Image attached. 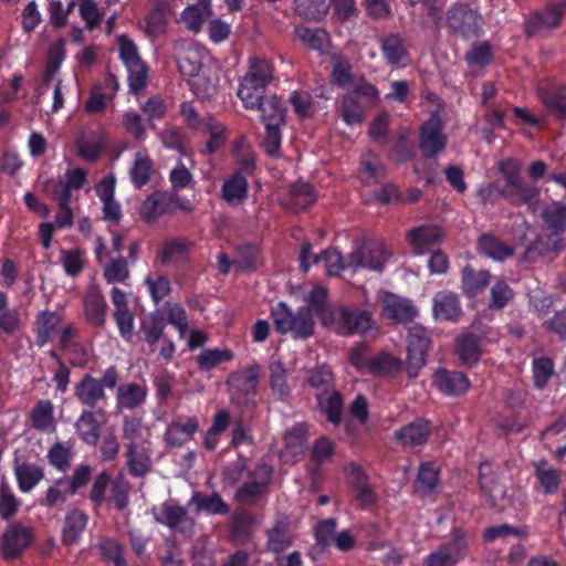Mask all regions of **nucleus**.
Wrapping results in <instances>:
<instances>
[{
  "instance_id": "1",
  "label": "nucleus",
  "mask_w": 566,
  "mask_h": 566,
  "mask_svg": "<svg viewBox=\"0 0 566 566\" xmlns=\"http://www.w3.org/2000/svg\"><path fill=\"white\" fill-rule=\"evenodd\" d=\"M499 170L504 178V184H489L480 190V196L484 202H494L500 196L513 207L527 206L530 209L538 202L539 188L525 181L522 178V166L517 159L506 158L499 165Z\"/></svg>"
},
{
  "instance_id": "2",
  "label": "nucleus",
  "mask_w": 566,
  "mask_h": 566,
  "mask_svg": "<svg viewBox=\"0 0 566 566\" xmlns=\"http://www.w3.org/2000/svg\"><path fill=\"white\" fill-rule=\"evenodd\" d=\"M119 380V371L115 365L107 367L101 378L84 374L74 386V397L86 409L94 410L107 405L108 397L105 389H114Z\"/></svg>"
},
{
  "instance_id": "3",
  "label": "nucleus",
  "mask_w": 566,
  "mask_h": 566,
  "mask_svg": "<svg viewBox=\"0 0 566 566\" xmlns=\"http://www.w3.org/2000/svg\"><path fill=\"white\" fill-rule=\"evenodd\" d=\"M275 67L273 63L262 56L249 60L247 73L239 83L238 96L243 106L256 105L258 98L263 97L268 85L274 80Z\"/></svg>"
},
{
  "instance_id": "4",
  "label": "nucleus",
  "mask_w": 566,
  "mask_h": 566,
  "mask_svg": "<svg viewBox=\"0 0 566 566\" xmlns=\"http://www.w3.org/2000/svg\"><path fill=\"white\" fill-rule=\"evenodd\" d=\"M483 17L476 8L464 1H457L446 13L449 33L462 40L480 38L483 33Z\"/></svg>"
},
{
  "instance_id": "5",
  "label": "nucleus",
  "mask_w": 566,
  "mask_h": 566,
  "mask_svg": "<svg viewBox=\"0 0 566 566\" xmlns=\"http://www.w3.org/2000/svg\"><path fill=\"white\" fill-rule=\"evenodd\" d=\"M327 328L339 336H365L378 327L369 310L340 305L335 308Z\"/></svg>"
},
{
  "instance_id": "6",
  "label": "nucleus",
  "mask_w": 566,
  "mask_h": 566,
  "mask_svg": "<svg viewBox=\"0 0 566 566\" xmlns=\"http://www.w3.org/2000/svg\"><path fill=\"white\" fill-rule=\"evenodd\" d=\"M275 329L280 334L292 333L294 338L306 339L314 333V316L310 307L300 306L293 312L286 303L280 302L271 311Z\"/></svg>"
},
{
  "instance_id": "7",
  "label": "nucleus",
  "mask_w": 566,
  "mask_h": 566,
  "mask_svg": "<svg viewBox=\"0 0 566 566\" xmlns=\"http://www.w3.org/2000/svg\"><path fill=\"white\" fill-rule=\"evenodd\" d=\"M432 347V332L415 324L410 326L407 337L406 371L409 378H417L427 365V356Z\"/></svg>"
},
{
  "instance_id": "8",
  "label": "nucleus",
  "mask_w": 566,
  "mask_h": 566,
  "mask_svg": "<svg viewBox=\"0 0 566 566\" xmlns=\"http://www.w3.org/2000/svg\"><path fill=\"white\" fill-rule=\"evenodd\" d=\"M541 220L549 240L548 251L559 253L566 234V202L554 200L546 203L542 208Z\"/></svg>"
},
{
  "instance_id": "9",
  "label": "nucleus",
  "mask_w": 566,
  "mask_h": 566,
  "mask_svg": "<svg viewBox=\"0 0 566 566\" xmlns=\"http://www.w3.org/2000/svg\"><path fill=\"white\" fill-rule=\"evenodd\" d=\"M468 542L461 528H454L450 538L431 552L424 560L426 566H455L467 554Z\"/></svg>"
},
{
  "instance_id": "10",
  "label": "nucleus",
  "mask_w": 566,
  "mask_h": 566,
  "mask_svg": "<svg viewBox=\"0 0 566 566\" xmlns=\"http://www.w3.org/2000/svg\"><path fill=\"white\" fill-rule=\"evenodd\" d=\"M34 539L33 528L20 523H11L0 537V555L4 560L19 559Z\"/></svg>"
},
{
  "instance_id": "11",
  "label": "nucleus",
  "mask_w": 566,
  "mask_h": 566,
  "mask_svg": "<svg viewBox=\"0 0 566 566\" xmlns=\"http://www.w3.org/2000/svg\"><path fill=\"white\" fill-rule=\"evenodd\" d=\"M381 57L392 69H403L410 60L409 44L400 32H389L378 40Z\"/></svg>"
},
{
  "instance_id": "12",
  "label": "nucleus",
  "mask_w": 566,
  "mask_h": 566,
  "mask_svg": "<svg viewBox=\"0 0 566 566\" xmlns=\"http://www.w3.org/2000/svg\"><path fill=\"white\" fill-rule=\"evenodd\" d=\"M272 476V469L265 464L249 471L250 481L243 483L235 492V499L243 504H256L265 494Z\"/></svg>"
},
{
  "instance_id": "13",
  "label": "nucleus",
  "mask_w": 566,
  "mask_h": 566,
  "mask_svg": "<svg viewBox=\"0 0 566 566\" xmlns=\"http://www.w3.org/2000/svg\"><path fill=\"white\" fill-rule=\"evenodd\" d=\"M447 146V136L443 134V123L437 115H432L419 129V148L424 158H433Z\"/></svg>"
},
{
  "instance_id": "14",
  "label": "nucleus",
  "mask_w": 566,
  "mask_h": 566,
  "mask_svg": "<svg viewBox=\"0 0 566 566\" xmlns=\"http://www.w3.org/2000/svg\"><path fill=\"white\" fill-rule=\"evenodd\" d=\"M154 518L157 523L185 536H191L193 533L195 521L188 515L187 509L181 505L164 502L158 512L154 513Z\"/></svg>"
},
{
  "instance_id": "15",
  "label": "nucleus",
  "mask_w": 566,
  "mask_h": 566,
  "mask_svg": "<svg viewBox=\"0 0 566 566\" xmlns=\"http://www.w3.org/2000/svg\"><path fill=\"white\" fill-rule=\"evenodd\" d=\"M179 196L169 191H155L140 206V218L151 223L165 214H172L177 209Z\"/></svg>"
},
{
  "instance_id": "16",
  "label": "nucleus",
  "mask_w": 566,
  "mask_h": 566,
  "mask_svg": "<svg viewBox=\"0 0 566 566\" xmlns=\"http://www.w3.org/2000/svg\"><path fill=\"white\" fill-rule=\"evenodd\" d=\"M433 426L426 418L417 417L394 432V441L403 448L423 447L432 434Z\"/></svg>"
},
{
  "instance_id": "17",
  "label": "nucleus",
  "mask_w": 566,
  "mask_h": 566,
  "mask_svg": "<svg viewBox=\"0 0 566 566\" xmlns=\"http://www.w3.org/2000/svg\"><path fill=\"white\" fill-rule=\"evenodd\" d=\"M346 482L355 492L356 501L363 506H369L376 502V493L369 483V476L363 468L356 463H349L345 468Z\"/></svg>"
},
{
  "instance_id": "18",
  "label": "nucleus",
  "mask_w": 566,
  "mask_h": 566,
  "mask_svg": "<svg viewBox=\"0 0 566 566\" xmlns=\"http://www.w3.org/2000/svg\"><path fill=\"white\" fill-rule=\"evenodd\" d=\"M381 314L396 323H409L418 315V310L410 300L386 293L381 300Z\"/></svg>"
},
{
  "instance_id": "19",
  "label": "nucleus",
  "mask_w": 566,
  "mask_h": 566,
  "mask_svg": "<svg viewBox=\"0 0 566 566\" xmlns=\"http://www.w3.org/2000/svg\"><path fill=\"white\" fill-rule=\"evenodd\" d=\"M565 3L552 2L543 11L535 12L525 21V33L533 36L542 29L557 28L564 14Z\"/></svg>"
},
{
  "instance_id": "20",
  "label": "nucleus",
  "mask_w": 566,
  "mask_h": 566,
  "mask_svg": "<svg viewBox=\"0 0 566 566\" xmlns=\"http://www.w3.org/2000/svg\"><path fill=\"white\" fill-rule=\"evenodd\" d=\"M436 388L449 397H457L465 394L470 388V379L464 373L438 369L432 378Z\"/></svg>"
},
{
  "instance_id": "21",
  "label": "nucleus",
  "mask_w": 566,
  "mask_h": 566,
  "mask_svg": "<svg viewBox=\"0 0 566 566\" xmlns=\"http://www.w3.org/2000/svg\"><path fill=\"white\" fill-rule=\"evenodd\" d=\"M62 319V315L55 311L38 312L33 323V333L35 334V345L39 348L53 340Z\"/></svg>"
},
{
  "instance_id": "22",
  "label": "nucleus",
  "mask_w": 566,
  "mask_h": 566,
  "mask_svg": "<svg viewBox=\"0 0 566 566\" xmlns=\"http://www.w3.org/2000/svg\"><path fill=\"white\" fill-rule=\"evenodd\" d=\"M316 200L317 195L311 184L296 181L291 185L282 206L292 213H298L314 205Z\"/></svg>"
},
{
  "instance_id": "23",
  "label": "nucleus",
  "mask_w": 566,
  "mask_h": 566,
  "mask_svg": "<svg viewBox=\"0 0 566 566\" xmlns=\"http://www.w3.org/2000/svg\"><path fill=\"white\" fill-rule=\"evenodd\" d=\"M432 312L436 319L447 322H458L463 315L458 294L448 290L436 293Z\"/></svg>"
},
{
  "instance_id": "24",
  "label": "nucleus",
  "mask_w": 566,
  "mask_h": 566,
  "mask_svg": "<svg viewBox=\"0 0 566 566\" xmlns=\"http://www.w3.org/2000/svg\"><path fill=\"white\" fill-rule=\"evenodd\" d=\"M108 305L99 289L92 286L83 296V312L86 322L95 327H103L106 323Z\"/></svg>"
},
{
  "instance_id": "25",
  "label": "nucleus",
  "mask_w": 566,
  "mask_h": 566,
  "mask_svg": "<svg viewBox=\"0 0 566 566\" xmlns=\"http://www.w3.org/2000/svg\"><path fill=\"white\" fill-rule=\"evenodd\" d=\"M198 430L199 420L197 417H187L184 421L178 418L167 426L165 441L170 447L179 448L191 441Z\"/></svg>"
},
{
  "instance_id": "26",
  "label": "nucleus",
  "mask_w": 566,
  "mask_h": 566,
  "mask_svg": "<svg viewBox=\"0 0 566 566\" xmlns=\"http://www.w3.org/2000/svg\"><path fill=\"white\" fill-rule=\"evenodd\" d=\"M306 305L302 307H310V313L318 318L324 327H327L332 321L333 313L337 306H332L328 303V291L323 285H314L308 294L305 296Z\"/></svg>"
},
{
  "instance_id": "27",
  "label": "nucleus",
  "mask_w": 566,
  "mask_h": 566,
  "mask_svg": "<svg viewBox=\"0 0 566 566\" xmlns=\"http://www.w3.org/2000/svg\"><path fill=\"white\" fill-rule=\"evenodd\" d=\"M442 235L439 227L422 224L408 231L407 241L413 248L415 253L422 254L430 247L440 243Z\"/></svg>"
},
{
  "instance_id": "28",
  "label": "nucleus",
  "mask_w": 566,
  "mask_h": 566,
  "mask_svg": "<svg viewBox=\"0 0 566 566\" xmlns=\"http://www.w3.org/2000/svg\"><path fill=\"white\" fill-rule=\"evenodd\" d=\"M315 398L317 409L326 417L327 421L334 427L340 426L345 410L343 395L334 389L328 394L315 395Z\"/></svg>"
},
{
  "instance_id": "29",
  "label": "nucleus",
  "mask_w": 566,
  "mask_h": 566,
  "mask_svg": "<svg viewBox=\"0 0 566 566\" xmlns=\"http://www.w3.org/2000/svg\"><path fill=\"white\" fill-rule=\"evenodd\" d=\"M126 465L132 476H145L151 470L150 453L143 444L132 441L126 446Z\"/></svg>"
},
{
  "instance_id": "30",
  "label": "nucleus",
  "mask_w": 566,
  "mask_h": 566,
  "mask_svg": "<svg viewBox=\"0 0 566 566\" xmlns=\"http://www.w3.org/2000/svg\"><path fill=\"white\" fill-rule=\"evenodd\" d=\"M249 195V182L245 176L240 172H232L223 180L221 187L222 200L232 207L243 203Z\"/></svg>"
},
{
  "instance_id": "31",
  "label": "nucleus",
  "mask_w": 566,
  "mask_h": 566,
  "mask_svg": "<svg viewBox=\"0 0 566 566\" xmlns=\"http://www.w3.org/2000/svg\"><path fill=\"white\" fill-rule=\"evenodd\" d=\"M88 523V515L80 509L70 510L64 517L62 527V544L72 546L76 544Z\"/></svg>"
},
{
  "instance_id": "32",
  "label": "nucleus",
  "mask_w": 566,
  "mask_h": 566,
  "mask_svg": "<svg viewBox=\"0 0 566 566\" xmlns=\"http://www.w3.org/2000/svg\"><path fill=\"white\" fill-rule=\"evenodd\" d=\"M260 365L252 364L242 370L231 373L228 377V384L231 389L244 396L253 395L260 381Z\"/></svg>"
},
{
  "instance_id": "33",
  "label": "nucleus",
  "mask_w": 566,
  "mask_h": 566,
  "mask_svg": "<svg viewBox=\"0 0 566 566\" xmlns=\"http://www.w3.org/2000/svg\"><path fill=\"white\" fill-rule=\"evenodd\" d=\"M455 353L467 366H474L482 356V339L474 333H465L457 337Z\"/></svg>"
},
{
  "instance_id": "34",
  "label": "nucleus",
  "mask_w": 566,
  "mask_h": 566,
  "mask_svg": "<svg viewBox=\"0 0 566 566\" xmlns=\"http://www.w3.org/2000/svg\"><path fill=\"white\" fill-rule=\"evenodd\" d=\"M78 438L88 446H96L101 438L102 424L96 418V412L83 409L74 423Z\"/></svg>"
},
{
  "instance_id": "35",
  "label": "nucleus",
  "mask_w": 566,
  "mask_h": 566,
  "mask_svg": "<svg viewBox=\"0 0 566 566\" xmlns=\"http://www.w3.org/2000/svg\"><path fill=\"white\" fill-rule=\"evenodd\" d=\"M256 105L244 106L250 109H258L261 112V120L264 125L268 124H285L286 108L284 107L281 98L276 95L265 96L258 98Z\"/></svg>"
},
{
  "instance_id": "36",
  "label": "nucleus",
  "mask_w": 566,
  "mask_h": 566,
  "mask_svg": "<svg viewBox=\"0 0 566 566\" xmlns=\"http://www.w3.org/2000/svg\"><path fill=\"white\" fill-rule=\"evenodd\" d=\"M478 251L494 261L503 262L514 254V248L492 233H483L478 240Z\"/></svg>"
},
{
  "instance_id": "37",
  "label": "nucleus",
  "mask_w": 566,
  "mask_h": 566,
  "mask_svg": "<svg viewBox=\"0 0 566 566\" xmlns=\"http://www.w3.org/2000/svg\"><path fill=\"white\" fill-rule=\"evenodd\" d=\"M491 280V274L486 270H474L471 265H465L461 271L462 293L468 297H475L485 290Z\"/></svg>"
},
{
  "instance_id": "38",
  "label": "nucleus",
  "mask_w": 566,
  "mask_h": 566,
  "mask_svg": "<svg viewBox=\"0 0 566 566\" xmlns=\"http://www.w3.org/2000/svg\"><path fill=\"white\" fill-rule=\"evenodd\" d=\"M543 105L554 115L566 119V86L552 85L538 90Z\"/></svg>"
},
{
  "instance_id": "39",
  "label": "nucleus",
  "mask_w": 566,
  "mask_h": 566,
  "mask_svg": "<svg viewBox=\"0 0 566 566\" xmlns=\"http://www.w3.org/2000/svg\"><path fill=\"white\" fill-rule=\"evenodd\" d=\"M14 474L19 490L29 493L44 479V469L35 463L23 462L15 464Z\"/></svg>"
},
{
  "instance_id": "40",
  "label": "nucleus",
  "mask_w": 566,
  "mask_h": 566,
  "mask_svg": "<svg viewBox=\"0 0 566 566\" xmlns=\"http://www.w3.org/2000/svg\"><path fill=\"white\" fill-rule=\"evenodd\" d=\"M147 397V388L136 382L117 386L116 400L122 409L133 410L143 405Z\"/></svg>"
},
{
  "instance_id": "41",
  "label": "nucleus",
  "mask_w": 566,
  "mask_h": 566,
  "mask_svg": "<svg viewBox=\"0 0 566 566\" xmlns=\"http://www.w3.org/2000/svg\"><path fill=\"white\" fill-rule=\"evenodd\" d=\"M190 503L196 505L197 512H206L209 515H227L230 512L229 504L218 492H212L210 495L195 492Z\"/></svg>"
},
{
  "instance_id": "42",
  "label": "nucleus",
  "mask_w": 566,
  "mask_h": 566,
  "mask_svg": "<svg viewBox=\"0 0 566 566\" xmlns=\"http://www.w3.org/2000/svg\"><path fill=\"white\" fill-rule=\"evenodd\" d=\"M261 256V249L255 243H243L234 248V268L243 273L256 270Z\"/></svg>"
},
{
  "instance_id": "43",
  "label": "nucleus",
  "mask_w": 566,
  "mask_h": 566,
  "mask_svg": "<svg viewBox=\"0 0 566 566\" xmlns=\"http://www.w3.org/2000/svg\"><path fill=\"white\" fill-rule=\"evenodd\" d=\"M358 176L365 186L378 184L386 177V167L377 156L367 154L361 157Z\"/></svg>"
},
{
  "instance_id": "44",
  "label": "nucleus",
  "mask_w": 566,
  "mask_h": 566,
  "mask_svg": "<svg viewBox=\"0 0 566 566\" xmlns=\"http://www.w3.org/2000/svg\"><path fill=\"white\" fill-rule=\"evenodd\" d=\"M306 382L316 390L315 395H324L335 389V377L328 365H319L307 370Z\"/></svg>"
},
{
  "instance_id": "45",
  "label": "nucleus",
  "mask_w": 566,
  "mask_h": 566,
  "mask_svg": "<svg viewBox=\"0 0 566 566\" xmlns=\"http://www.w3.org/2000/svg\"><path fill=\"white\" fill-rule=\"evenodd\" d=\"M154 172V164L146 154L137 153L129 169V177L135 189H143L151 178Z\"/></svg>"
},
{
  "instance_id": "46",
  "label": "nucleus",
  "mask_w": 566,
  "mask_h": 566,
  "mask_svg": "<svg viewBox=\"0 0 566 566\" xmlns=\"http://www.w3.org/2000/svg\"><path fill=\"white\" fill-rule=\"evenodd\" d=\"M402 369V360L382 352L368 361V371L375 376H395Z\"/></svg>"
},
{
  "instance_id": "47",
  "label": "nucleus",
  "mask_w": 566,
  "mask_h": 566,
  "mask_svg": "<svg viewBox=\"0 0 566 566\" xmlns=\"http://www.w3.org/2000/svg\"><path fill=\"white\" fill-rule=\"evenodd\" d=\"M54 407L50 400L38 401L30 412L31 424L35 430L49 431L55 428Z\"/></svg>"
},
{
  "instance_id": "48",
  "label": "nucleus",
  "mask_w": 566,
  "mask_h": 566,
  "mask_svg": "<svg viewBox=\"0 0 566 566\" xmlns=\"http://www.w3.org/2000/svg\"><path fill=\"white\" fill-rule=\"evenodd\" d=\"M296 13L308 21L323 20L329 10V0H295Z\"/></svg>"
},
{
  "instance_id": "49",
  "label": "nucleus",
  "mask_w": 566,
  "mask_h": 566,
  "mask_svg": "<svg viewBox=\"0 0 566 566\" xmlns=\"http://www.w3.org/2000/svg\"><path fill=\"white\" fill-rule=\"evenodd\" d=\"M270 388L274 396L284 400L291 392L287 384V371L282 361H272L269 366Z\"/></svg>"
},
{
  "instance_id": "50",
  "label": "nucleus",
  "mask_w": 566,
  "mask_h": 566,
  "mask_svg": "<svg viewBox=\"0 0 566 566\" xmlns=\"http://www.w3.org/2000/svg\"><path fill=\"white\" fill-rule=\"evenodd\" d=\"M97 549L102 560L112 563L114 566H128L124 557V548L117 539L104 537L98 542Z\"/></svg>"
},
{
  "instance_id": "51",
  "label": "nucleus",
  "mask_w": 566,
  "mask_h": 566,
  "mask_svg": "<svg viewBox=\"0 0 566 566\" xmlns=\"http://www.w3.org/2000/svg\"><path fill=\"white\" fill-rule=\"evenodd\" d=\"M203 128L209 134V139L205 144L203 153L207 155L216 154L226 144L227 129L222 124L211 117H207Z\"/></svg>"
},
{
  "instance_id": "52",
  "label": "nucleus",
  "mask_w": 566,
  "mask_h": 566,
  "mask_svg": "<svg viewBox=\"0 0 566 566\" xmlns=\"http://www.w3.org/2000/svg\"><path fill=\"white\" fill-rule=\"evenodd\" d=\"M365 107L355 94H346L339 105V115L347 125H357L364 119Z\"/></svg>"
},
{
  "instance_id": "53",
  "label": "nucleus",
  "mask_w": 566,
  "mask_h": 566,
  "mask_svg": "<svg viewBox=\"0 0 566 566\" xmlns=\"http://www.w3.org/2000/svg\"><path fill=\"white\" fill-rule=\"evenodd\" d=\"M166 323L160 312H154L140 322V329L144 333L145 342L154 346L163 337Z\"/></svg>"
},
{
  "instance_id": "54",
  "label": "nucleus",
  "mask_w": 566,
  "mask_h": 566,
  "mask_svg": "<svg viewBox=\"0 0 566 566\" xmlns=\"http://www.w3.org/2000/svg\"><path fill=\"white\" fill-rule=\"evenodd\" d=\"M233 359V353L230 349L206 348L197 356L196 361L200 370L209 371L222 363Z\"/></svg>"
},
{
  "instance_id": "55",
  "label": "nucleus",
  "mask_w": 566,
  "mask_h": 566,
  "mask_svg": "<svg viewBox=\"0 0 566 566\" xmlns=\"http://www.w3.org/2000/svg\"><path fill=\"white\" fill-rule=\"evenodd\" d=\"M292 544V537L285 523L277 522L268 531L266 547L274 554L284 552Z\"/></svg>"
},
{
  "instance_id": "56",
  "label": "nucleus",
  "mask_w": 566,
  "mask_h": 566,
  "mask_svg": "<svg viewBox=\"0 0 566 566\" xmlns=\"http://www.w3.org/2000/svg\"><path fill=\"white\" fill-rule=\"evenodd\" d=\"M494 54L489 42H475L464 54V61L469 66L484 67L493 61Z\"/></svg>"
},
{
  "instance_id": "57",
  "label": "nucleus",
  "mask_w": 566,
  "mask_h": 566,
  "mask_svg": "<svg viewBox=\"0 0 566 566\" xmlns=\"http://www.w3.org/2000/svg\"><path fill=\"white\" fill-rule=\"evenodd\" d=\"M285 124H268L265 127V135L263 140L261 142V146L271 158H280L281 145H282V132L281 128Z\"/></svg>"
},
{
  "instance_id": "58",
  "label": "nucleus",
  "mask_w": 566,
  "mask_h": 566,
  "mask_svg": "<svg viewBox=\"0 0 566 566\" xmlns=\"http://www.w3.org/2000/svg\"><path fill=\"white\" fill-rule=\"evenodd\" d=\"M158 560L161 566H184L182 551L176 537H165L163 548L158 553Z\"/></svg>"
},
{
  "instance_id": "59",
  "label": "nucleus",
  "mask_w": 566,
  "mask_h": 566,
  "mask_svg": "<svg viewBox=\"0 0 566 566\" xmlns=\"http://www.w3.org/2000/svg\"><path fill=\"white\" fill-rule=\"evenodd\" d=\"M366 269L382 272L385 264L388 262L391 253L382 243H371L365 247Z\"/></svg>"
},
{
  "instance_id": "60",
  "label": "nucleus",
  "mask_w": 566,
  "mask_h": 566,
  "mask_svg": "<svg viewBox=\"0 0 566 566\" xmlns=\"http://www.w3.org/2000/svg\"><path fill=\"white\" fill-rule=\"evenodd\" d=\"M323 262L328 276H339L346 269L345 259L336 249H327L314 256V263Z\"/></svg>"
},
{
  "instance_id": "61",
  "label": "nucleus",
  "mask_w": 566,
  "mask_h": 566,
  "mask_svg": "<svg viewBox=\"0 0 566 566\" xmlns=\"http://www.w3.org/2000/svg\"><path fill=\"white\" fill-rule=\"evenodd\" d=\"M72 450L62 442H55L48 451L49 463L59 472L65 473L72 461Z\"/></svg>"
},
{
  "instance_id": "62",
  "label": "nucleus",
  "mask_w": 566,
  "mask_h": 566,
  "mask_svg": "<svg viewBox=\"0 0 566 566\" xmlns=\"http://www.w3.org/2000/svg\"><path fill=\"white\" fill-rule=\"evenodd\" d=\"M168 19L165 9L156 6L145 17V32L150 38H158L166 32Z\"/></svg>"
},
{
  "instance_id": "63",
  "label": "nucleus",
  "mask_w": 566,
  "mask_h": 566,
  "mask_svg": "<svg viewBox=\"0 0 566 566\" xmlns=\"http://www.w3.org/2000/svg\"><path fill=\"white\" fill-rule=\"evenodd\" d=\"M440 482V470L433 462H423L419 467L416 485L419 490L432 491Z\"/></svg>"
},
{
  "instance_id": "64",
  "label": "nucleus",
  "mask_w": 566,
  "mask_h": 566,
  "mask_svg": "<svg viewBox=\"0 0 566 566\" xmlns=\"http://www.w3.org/2000/svg\"><path fill=\"white\" fill-rule=\"evenodd\" d=\"M128 265V259H125L124 256L112 259L105 265L103 271L105 281L107 283L125 282L130 275Z\"/></svg>"
}]
</instances>
